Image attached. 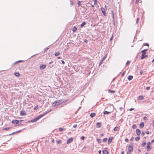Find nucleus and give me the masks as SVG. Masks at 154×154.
Instances as JSON below:
<instances>
[{
  "mask_svg": "<svg viewBox=\"0 0 154 154\" xmlns=\"http://www.w3.org/2000/svg\"><path fill=\"white\" fill-rule=\"evenodd\" d=\"M62 101L61 100H58L55 101L52 104V106H58L61 104V102Z\"/></svg>",
  "mask_w": 154,
  "mask_h": 154,
  "instance_id": "1",
  "label": "nucleus"
},
{
  "mask_svg": "<svg viewBox=\"0 0 154 154\" xmlns=\"http://www.w3.org/2000/svg\"><path fill=\"white\" fill-rule=\"evenodd\" d=\"M151 145V143L150 142H149L147 143V146H146V149L147 151H149L151 149V148L150 147Z\"/></svg>",
  "mask_w": 154,
  "mask_h": 154,
  "instance_id": "2",
  "label": "nucleus"
},
{
  "mask_svg": "<svg viewBox=\"0 0 154 154\" xmlns=\"http://www.w3.org/2000/svg\"><path fill=\"white\" fill-rule=\"evenodd\" d=\"M19 121L18 120H13L11 121V123L12 124L15 125H17V124L19 123Z\"/></svg>",
  "mask_w": 154,
  "mask_h": 154,
  "instance_id": "3",
  "label": "nucleus"
},
{
  "mask_svg": "<svg viewBox=\"0 0 154 154\" xmlns=\"http://www.w3.org/2000/svg\"><path fill=\"white\" fill-rule=\"evenodd\" d=\"M146 54V52H143L142 54L141 57V59H144L146 57H148V55H145V54Z\"/></svg>",
  "mask_w": 154,
  "mask_h": 154,
  "instance_id": "4",
  "label": "nucleus"
},
{
  "mask_svg": "<svg viewBox=\"0 0 154 154\" xmlns=\"http://www.w3.org/2000/svg\"><path fill=\"white\" fill-rule=\"evenodd\" d=\"M101 10L102 13L105 16H106V10L104 8H101Z\"/></svg>",
  "mask_w": 154,
  "mask_h": 154,
  "instance_id": "5",
  "label": "nucleus"
},
{
  "mask_svg": "<svg viewBox=\"0 0 154 154\" xmlns=\"http://www.w3.org/2000/svg\"><path fill=\"white\" fill-rule=\"evenodd\" d=\"M45 114H42L39 116H38L37 117L35 118V119L36 121H38L39 119L42 117Z\"/></svg>",
  "mask_w": 154,
  "mask_h": 154,
  "instance_id": "6",
  "label": "nucleus"
},
{
  "mask_svg": "<svg viewBox=\"0 0 154 154\" xmlns=\"http://www.w3.org/2000/svg\"><path fill=\"white\" fill-rule=\"evenodd\" d=\"M73 139L72 137H71L67 141V144H69L73 141Z\"/></svg>",
  "mask_w": 154,
  "mask_h": 154,
  "instance_id": "7",
  "label": "nucleus"
},
{
  "mask_svg": "<svg viewBox=\"0 0 154 154\" xmlns=\"http://www.w3.org/2000/svg\"><path fill=\"white\" fill-rule=\"evenodd\" d=\"M136 132L137 135H140L141 133V131L140 129H137L136 130Z\"/></svg>",
  "mask_w": 154,
  "mask_h": 154,
  "instance_id": "8",
  "label": "nucleus"
},
{
  "mask_svg": "<svg viewBox=\"0 0 154 154\" xmlns=\"http://www.w3.org/2000/svg\"><path fill=\"white\" fill-rule=\"evenodd\" d=\"M26 114V112L23 110L21 111L20 112V115L21 116L25 115Z\"/></svg>",
  "mask_w": 154,
  "mask_h": 154,
  "instance_id": "9",
  "label": "nucleus"
},
{
  "mask_svg": "<svg viewBox=\"0 0 154 154\" xmlns=\"http://www.w3.org/2000/svg\"><path fill=\"white\" fill-rule=\"evenodd\" d=\"M101 126V124L100 122H98L97 123L96 127L97 128H100Z\"/></svg>",
  "mask_w": 154,
  "mask_h": 154,
  "instance_id": "10",
  "label": "nucleus"
},
{
  "mask_svg": "<svg viewBox=\"0 0 154 154\" xmlns=\"http://www.w3.org/2000/svg\"><path fill=\"white\" fill-rule=\"evenodd\" d=\"M46 67V65H41L40 66V69H44Z\"/></svg>",
  "mask_w": 154,
  "mask_h": 154,
  "instance_id": "11",
  "label": "nucleus"
},
{
  "mask_svg": "<svg viewBox=\"0 0 154 154\" xmlns=\"http://www.w3.org/2000/svg\"><path fill=\"white\" fill-rule=\"evenodd\" d=\"M90 116L91 118H93L96 116V114L94 112L91 113L90 115Z\"/></svg>",
  "mask_w": 154,
  "mask_h": 154,
  "instance_id": "12",
  "label": "nucleus"
},
{
  "mask_svg": "<svg viewBox=\"0 0 154 154\" xmlns=\"http://www.w3.org/2000/svg\"><path fill=\"white\" fill-rule=\"evenodd\" d=\"M133 149V148L132 146H129L128 147V151H130L131 152Z\"/></svg>",
  "mask_w": 154,
  "mask_h": 154,
  "instance_id": "13",
  "label": "nucleus"
},
{
  "mask_svg": "<svg viewBox=\"0 0 154 154\" xmlns=\"http://www.w3.org/2000/svg\"><path fill=\"white\" fill-rule=\"evenodd\" d=\"M112 111H113V110H112L111 111H109V112H108L107 111H105L104 112V114H108L109 113H110L112 112Z\"/></svg>",
  "mask_w": 154,
  "mask_h": 154,
  "instance_id": "14",
  "label": "nucleus"
},
{
  "mask_svg": "<svg viewBox=\"0 0 154 154\" xmlns=\"http://www.w3.org/2000/svg\"><path fill=\"white\" fill-rule=\"evenodd\" d=\"M144 125V124L143 122H141L140 124V126L141 128H143Z\"/></svg>",
  "mask_w": 154,
  "mask_h": 154,
  "instance_id": "15",
  "label": "nucleus"
},
{
  "mask_svg": "<svg viewBox=\"0 0 154 154\" xmlns=\"http://www.w3.org/2000/svg\"><path fill=\"white\" fill-rule=\"evenodd\" d=\"M144 96H139L138 97V99L140 100H143L144 98Z\"/></svg>",
  "mask_w": 154,
  "mask_h": 154,
  "instance_id": "16",
  "label": "nucleus"
},
{
  "mask_svg": "<svg viewBox=\"0 0 154 154\" xmlns=\"http://www.w3.org/2000/svg\"><path fill=\"white\" fill-rule=\"evenodd\" d=\"M133 77L132 75H129L128 77V79L129 80H131L132 79Z\"/></svg>",
  "mask_w": 154,
  "mask_h": 154,
  "instance_id": "17",
  "label": "nucleus"
},
{
  "mask_svg": "<svg viewBox=\"0 0 154 154\" xmlns=\"http://www.w3.org/2000/svg\"><path fill=\"white\" fill-rule=\"evenodd\" d=\"M14 75L17 77H19L20 76V74L18 72H15L14 73Z\"/></svg>",
  "mask_w": 154,
  "mask_h": 154,
  "instance_id": "18",
  "label": "nucleus"
},
{
  "mask_svg": "<svg viewBox=\"0 0 154 154\" xmlns=\"http://www.w3.org/2000/svg\"><path fill=\"white\" fill-rule=\"evenodd\" d=\"M108 151L106 150H104L103 151V154H108Z\"/></svg>",
  "mask_w": 154,
  "mask_h": 154,
  "instance_id": "19",
  "label": "nucleus"
},
{
  "mask_svg": "<svg viewBox=\"0 0 154 154\" xmlns=\"http://www.w3.org/2000/svg\"><path fill=\"white\" fill-rule=\"evenodd\" d=\"M119 129V128L117 127H116L114 129V130L115 131H118Z\"/></svg>",
  "mask_w": 154,
  "mask_h": 154,
  "instance_id": "20",
  "label": "nucleus"
},
{
  "mask_svg": "<svg viewBox=\"0 0 154 154\" xmlns=\"http://www.w3.org/2000/svg\"><path fill=\"white\" fill-rule=\"evenodd\" d=\"M86 24V23L85 22H83L81 25V27H82L84 25H85Z\"/></svg>",
  "mask_w": 154,
  "mask_h": 154,
  "instance_id": "21",
  "label": "nucleus"
},
{
  "mask_svg": "<svg viewBox=\"0 0 154 154\" xmlns=\"http://www.w3.org/2000/svg\"><path fill=\"white\" fill-rule=\"evenodd\" d=\"M146 144V142L143 143L141 145V146L142 147H144Z\"/></svg>",
  "mask_w": 154,
  "mask_h": 154,
  "instance_id": "22",
  "label": "nucleus"
},
{
  "mask_svg": "<svg viewBox=\"0 0 154 154\" xmlns=\"http://www.w3.org/2000/svg\"><path fill=\"white\" fill-rule=\"evenodd\" d=\"M77 29V28H76V27H73V29H72V31L74 32H75Z\"/></svg>",
  "mask_w": 154,
  "mask_h": 154,
  "instance_id": "23",
  "label": "nucleus"
},
{
  "mask_svg": "<svg viewBox=\"0 0 154 154\" xmlns=\"http://www.w3.org/2000/svg\"><path fill=\"white\" fill-rule=\"evenodd\" d=\"M60 52H57L55 54V55L56 56H57L59 55H60Z\"/></svg>",
  "mask_w": 154,
  "mask_h": 154,
  "instance_id": "24",
  "label": "nucleus"
},
{
  "mask_svg": "<svg viewBox=\"0 0 154 154\" xmlns=\"http://www.w3.org/2000/svg\"><path fill=\"white\" fill-rule=\"evenodd\" d=\"M132 127L134 129L137 128V126L135 125H132Z\"/></svg>",
  "mask_w": 154,
  "mask_h": 154,
  "instance_id": "25",
  "label": "nucleus"
},
{
  "mask_svg": "<svg viewBox=\"0 0 154 154\" xmlns=\"http://www.w3.org/2000/svg\"><path fill=\"white\" fill-rule=\"evenodd\" d=\"M109 92H110V93H114L115 92V91H112V90H111L110 89H109Z\"/></svg>",
  "mask_w": 154,
  "mask_h": 154,
  "instance_id": "26",
  "label": "nucleus"
},
{
  "mask_svg": "<svg viewBox=\"0 0 154 154\" xmlns=\"http://www.w3.org/2000/svg\"><path fill=\"white\" fill-rule=\"evenodd\" d=\"M135 140L136 141H138L140 139V137H135Z\"/></svg>",
  "mask_w": 154,
  "mask_h": 154,
  "instance_id": "27",
  "label": "nucleus"
},
{
  "mask_svg": "<svg viewBox=\"0 0 154 154\" xmlns=\"http://www.w3.org/2000/svg\"><path fill=\"white\" fill-rule=\"evenodd\" d=\"M94 4L97 5V0H94Z\"/></svg>",
  "mask_w": 154,
  "mask_h": 154,
  "instance_id": "28",
  "label": "nucleus"
},
{
  "mask_svg": "<svg viewBox=\"0 0 154 154\" xmlns=\"http://www.w3.org/2000/svg\"><path fill=\"white\" fill-rule=\"evenodd\" d=\"M130 62L129 61H128L126 64V66H128L130 63Z\"/></svg>",
  "mask_w": 154,
  "mask_h": 154,
  "instance_id": "29",
  "label": "nucleus"
},
{
  "mask_svg": "<svg viewBox=\"0 0 154 154\" xmlns=\"http://www.w3.org/2000/svg\"><path fill=\"white\" fill-rule=\"evenodd\" d=\"M112 141V139H110V138L109 137V140H108V143H110Z\"/></svg>",
  "mask_w": 154,
  "mask_h": 154,
  "instance_id": "30",
  "label": "nucleus"
},
{
  "mask_svg": "<svg viewBox=\"0 0 154 154\" xmlns=\"http://www.w3.org/2000/svg\"><path fill=\"white\" fill-rule=\"evenodd\" d=\"M38 108V106H36L35 107V108H34V110H36V109H37Z\"/></svg>",
  "mask_w": 154,
  "mask_h": 154,
  "instance_id": "31",
  "label": "nucleus"
},
{
  "mask_svg": "<svg viewBox=\"0 0 154 154\" xmlns=\"http://www.w3.org/2000/svg\"><path fill=\"white\" fill-rule=\"evenodd\" d=\"M36 121H36V120H35V118L34 119L31 120V122H35Z\"/></svg>",
  "mask_w": 154,
  "mask_h": 154,
  "instance_id": "32",
  "label": "nucleus"
},
{
  "mask_svg": "<svg viewBox=\"0 0 154 154\" xmlns=\"http://www.w3.org/2000/svg\"><path fill=\"white\" fill-rule=\"evenodd\" d=\"M97 141H98V142L99 143H101V139H97Z\"/></svg>",
  "mask_w": 154,
  "mask_h": 154,
  "instance_id": "33",
  "label": "nucleus"
},
{
  "mask_svg": "<svg viewBox=\"0 0 154 154\" xmlns=\"http://www.w3.org/2000/svg\"><path fill=\"white\" fill-rule=\"evenodd\" d=\"M103 141L104 142H106L107 140V138H104L103 140Z\"/></svg>",
  "mask_w": 154,
  "mask_h": 154,
  "instance_id": "34",
  "label": "nucleus"
},
{
  "mask_svg": "<svg viewBox=\"0 0 154 154\" xmlns=\"http://www.w3.org/2000/svg\"><path fill=\"white\" fill-rule=\"evenodd\" d=\"M139 20H140V18L139 17L137 18V21H136V23H138V22L139 21Z\"/></svg>",
  "mask_w": 154,
  "mask_h": 154,
  "instance_id": "35",
  "label": "nucleus"
},
{
  "mask_svg": "<svg viewBox=\"0 0 154 154\" xmlns=\"http://www.w3.org/2000/svg\"><path fill=\"white\" fill-rule=\"evenodd\" d=\"M61 142V141L60 140H58L57 141V143L59 144Z\"/></svg>",
  "mask_w": 154,
  "mask_h": 154,
  "instance_id": "36",
  "label": "nucleus"
},
{
  "mask_svg": "<svg viewBox=\"0 0 154 154\" xmlns=\"http://www.w3.org/2000/svg\"><path fill=\"white\" fill-rule=\"evenodd\" d=\"M106 55L105 57H103V58L102 60L103 61L106 59Z\"/></svg>",
  "mask_w": 154,
  "mask_h": 154,
  "instance_id": "37",
  "label": "nucleus"
},
{
  "mask_svg": "<svg viewBox=\"0 0 154 154\" xmlns=\"http://www.w3.org/2000/svg\"><path fill=\"white\" fill-rule=\"evenodd\" d=\"M103 61L102 60L100 61L99 63V66H100L102 64V63H103Z\"/></svg>",
  "mask_w": 154,
  "mask_h": 154,
  "instance_id": "38",
  "label": "nucleus"
},
{
  "mask_svg": "<svg viewBox=\"0 0 154 154\" xmlns=\"http://www.w3.org/2000/svg\"><path fill=\"white\" fill-rule=\"evenodd\" d=\"M125 142H128L129 141V140H128V139L127 138H126L125 139Z\"/></svg>",
  "mask_w": 154,
  "mask_h": 154,
  "instance_id": "39",
  "label": "nucleus"
},
{
  "mask_svg": "<svg viewBox=\"0 0 154 154\" xmlns=\"http://www.w3.org/2000/svg\"><path fill=\"white\" fill-rule=\"evenodd\" d=\"M59 130L60 131H61L63 130V129L62 128H59Z\"/></svg>",
  "mask_w": 154,
  "mask_h": 154,
  "instance_id": "40",
  "label": "nucleus"
},
{
  "mask_svg": "<svg viewBox=\"0 0 154 154\" xmlns=\"http://www.w3.org/2000/svg\"><path fill=\"white\" fill-rule=\"evenodd\" d=\"M85 137L84 136H82L81 137V139L82 140H84V139H85Z\"/></svg>",
  "mask_w": 154,
  "mask_h": 154,
  "instance_id": "41",
  "label": "nucleus"
},
{
  "mask_svg": "<svg viewBox=\"0 0 154 154\" xmlns=\"http://www.w3.org/2000/svg\"><path fill=\"white\" fill-rule=\"evenodd\" d=\"M140 0H136V3H137L139 2Z\"/></svg>",
  "mask_w": 154,
  "mask_h": 154,
  "instance_id": "42",
  "label": "nucleus"
},
{
  "mask_svg": "<svg viewBox=\"0 0 154 154\" xmlns=\"http://www.w3.org/2000/svg\"><path fill=\"white\" fill-rule=\"evenodd\" d=\"M77 126V125L76 124H75L73 125V127L74 128H76V127Z\"/></svg>",
  "mask_w": 154,
  "mask_h": 154,
  "instance_id": "43",
  "label": "nucleus"
},
{
  "mask_svg": "<svg viewBox=\"0 0 154 154\" xmlns=\"http://www.w3.org/2000/svg\"><path fill=\"white\" fill-rule=\"evenodd\" d=\"M147 50V49H145V50H143L142 51H141V52H144L145 51H146Z\"/></svg>",
  "mask_w": 154,
  "mask_h": 154,
  "instance_id": "44",
  "label": "nucleus"
},
{
  "mask_svg": "<svg viewBox=\"0 0 154 154\" xmlns=\"http://www.w3.org/2000/svg\"><path fill=\"white\" fill-rule=\"evenodd\" d=\"M61 62L63 64H65V62L63 60H61Z\"/></svg>",
  "mask_w": 154,
  "mask_h": 154,
  "instance_id": "45",
  "label": "nucleus"
},
{
  "mask_svg": "<svg viewBox=\"0 0 154 154\" xmlns=\"http://www.w3.org/2000/svg\"><path fill=\"white\" fill-rule=\"evenodd\" d=\"M150 89V87H147L146 88V90H149Z\"/></svg>",
  "mask_w": 154,
  "mask_h": 154,
  "instance_id": "46",
  "label": "nucleus"
},
{
  "mask_svg": "<svg viewBox=\"0 0 154 154\" xmlns=\"http://www.w3.org/2000/svg\"><path fill=\"white\" fill-rule=\"evenodd\" d=\"M134 109V108H131L129 109L130 111H131L132 110H133Z\"/></svg>",
  "mask_w": 154,
  "mask_h": 154,
  "instance_id": "47",
  "label": "nucleus"
},
{
  "mask_svg": "<svg viewBox=\"0 0 154 154\" xmlns=\"http://www.w3.org/2000/svg\"><path fill=\"white\" fill-rule=\"evenodd\" d=\"M9 129V128H4V130H8Z\"/></svg>",
  "mask_w": 154,
  "mask_h": 154,
  "instance_id": "48",
  "label": "nucleus"
},
{
  "mask_svg": "<svg viewBox=\"0 0 154 154\" xmlns=\"http://www.w3.org/2000/svg\"><path fill=\"white\" fill-rule=\"evenodd\" d=\"M113 35H112V37L111 38H110V41H111L112 40V39H113Z\"/></svg>",
  "mask_w": 154,
  "mask_h": 154,
  "instance_id": "49",
  "label": "nucleus"
},
{
  "mask_svg": "<svg viewBox=\"0 0 154 154\" xmlns=\"http://www.w3.org/2000/svg\"><path fill=\"white\" fill-rule=\"evenodd\" d=\"M101 151L100 150H99L98 151V152L99 153V154H101Z\"/></svg>",
  "mask_w": 154,
  "mask_h": 154,
  "instance_id": "50",
  "label": "nucleus"
},
{
  "mask_svg": "<svg viewBox=\"0 0 154 154\" xmlns=\"http://www.w3.org/2000/svg\"><path fill=\"white\" fill-rule=\"evenodd\" d=\"M143 71H142V70H141L140 72V74H142V73H143Z\"/></svg>",
  "mask_w": 154,
  "mask_h": 154,
  "instance_id": "51",
  "label": "nucleus"
},
{
  "mask_svg": "<svg viewBox=\"0 0 154 154\" xmlns=\"http://www.w3.org/2000/svg\"><path fill=\"white\" fill-rule=\"evenodd\" d=\"M146 133L147 134H149V131H146Z\"/></svg>",
  "mask_w": 154,
  "mask_h": 154,
  "instance_id": "52",
  "label": "nucleus"
},
{
  "mask_svg": "<svg viewBox=\"0 0 154 154\" xmlns=\"http://www.w3.org/2000/svg\"><path fill=\"white\" fill-rule=\"evenodd\" d=\"M142 134L143 135V136H144L145 134L144 132H142Z\"/></svg>",
  "mask_w": 154,
  "mask_h": 154,
  "instance_id": "53",
  "label": "nucleus"
},
{
  "mask_svg": "<svg viewBox=\"0 0 154 154\" xmlns=\"http://www.w3.org/2000/svg\"><path fill=\"white\" fill-rule=\"evenodd\" d=\"M143 119L144 120H145V119H147V118L146 117H144V118H143Z\"/></svg>",
  "mask_w": 154,
  "mask_h": 154,
  "instance_id": "54",
  "label": "nucleus"
},
{
  "mask_svg": "<svg viewBox=\"0 0 154 154\" xmlns=\"http://www.w3.org/2000/svg\"><path fill=\"white\" fill-rule=\"evenodd\" d=\"M70 3H71V4L72 5H73V2H72V1H71V2H70Z\"/></svg>",
  "mask_w": 154,
  "mask_h": 154,
  "instance_id": "55",
  "label": "nucleus"
},
{
  "mask_svg": "<svg viewBox=\"0 0 154 154\" xmlns=\"http://www.w3.org/2000/svg\"><path fill=\"white\" fill-rule=\"evenodd\" d=\"M144 45V46H149V44H146L145 45Z\"/></svg>",
  "mask_w": 154,
  "mask_h": 154,
  "instance_id": "56",
  "label": "nucleus"
},
{
  "mask_svg": "<svg viewBox=\"0 0 154 154\" xmlns=\"http://www.w3.org/2000/svg\"><path fill=\"white\" fill-rule=\"evenodd\" d=\"M131 153V152L128 151L127 152V154H130Z\"/></svg>",
  "mask_w": 154,
  "mask_h": 154,
  "instance_id": "57",
  "label": "nucleus"
},
{
  "mask_svg": "<svg viewBox=\"0 0 154 154\" xmlns=\"http://www.w3.org/2000/svg\"><path fill=\"white\" fill-rule=\"evenodd\" d=\"M103 135H104V134H103V133H102V134H101V135H100V136H101V137L103 136Z\"/></svg>",
  "mask_w": 154,
  "mask_h": 154,
  "instance_id": "58",
  "label": "nucleus"
},
{
  "mask_svg": "<svg viewBox=\"0 0 154 154\" xmlns=\"http://www.w3.org/2000/svg\"><path fill=\"white\" fill-rule=\"evenodd\" d=\"M154 142V140H152L151 141V143H153Z\"/></svg>",
  "mask_w": 154,
  "mask_h": 154,
  "instance_id": "59",
  "label": "nucleus"
},
{
  "mask_svg": "<svg viewBox=\"0 0 154 154\" xmlns=\"http://www.w3.org/2000/svg\"><path fill=\"white\" fill-rule=\"evenodd\" d=\"M120 109L121 110H122V109H123V108L122 107H121L120 108Z\"/></svg>",
  "mask_w": 154,
  "mask_h": 154,
  "instance_id": "60",
  "label": "nucleus"
},
{
  "mask_svg": "<svg viewBox=\"0 0 154 154\" xmlns=\"http://www.w3.org/2000/svg\"><path fill=\"white\" fill-rule=\"evenodd\" d=\"M121 154H124V151L122 152L121 153Z\"/></svg>",
  "mask_w": 154,
  "mask_h": 154,
  "instance_id": "61",
  "label": "nucleus"
},
{
  "mask_svg": "<svg viewBox=\"0 0 154 154\" xmlns=\"http://www.w3.org/2000/svg\"><path fill=\"white\" fill-rule=\"evenodd\" d=\"M52 142H53V143H54V139H53V140H52Z\"/></svg>",
  "mask_w": 154,
  "mask_h": 154,
  "instance_id": "62",
  "label": "nucleus"
},
{
  "mask_svg": "<svg viewBox=\"0 0 154 154\" xmlns=\"http://www.w3.org/2000/svg\"><path fill=\"white\" fill-rule=\"evenodd\" d=\"M153 126L154 127V120L153 121Z\"/></svg>",
  "mask_w": 154,
  "mask_h": 154,
  "instance_id": "63",
  "label": "nucleus"
},
{
  "mask_svg": "<svg viewBox=\"0 0 154 154\" xmlns=\"http://www.w3.org/2000/svg\"><path fill=\"white\" fill-rule=\"evenodd\" d=\"M152 62H154V58L153 59V60L152 61Z\"/></svg>",
  "mask_w": 154,
  "mask_h": 154,
  "instance_id": "64",
  "label": "nucleus"
}]
</instances>
